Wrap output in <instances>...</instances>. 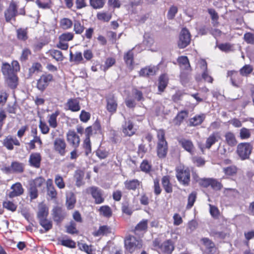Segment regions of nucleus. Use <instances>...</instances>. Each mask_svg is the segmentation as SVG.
<instances>
[{"label": "nucleus", "mask_w": 254, "mask_h": 254, "mask_svg": "<svg viewBox=\"0 0 254 254\" xmlns=\"http://www.w3.org/2000/svg\"><path fill=\"white\" fill-rule=\"evenodd\" d=\"M36 4L41 8L46 9L50 7V0H37Z\"/></svg>", "instance_id": "55"}, {"label": "nucleus", "mask_w": 254, "mask_h": 254, "mask_svg": "<svg viewBox=\"0 0 254 254\" xmlns=\"http://www.w3.org/2000/svg\"><path fill=\"white\" fill-rule=\"evenodd\" d=\"M237 168L234 165L224 168L223 170L225 174L227 176H233L236 174Z\"/></svg>", "instance_id": "40"}, {"label": "nucleus", "mask_w": 254, "mask_h": 254, "mask_svg": "<svg viewBox=\"0 0 254 254\" xmlns=\"http://www.w3.org/2000/svg\"><path fill=\"white\" fill-rule=\"evenodd\" d=\"M17 35L18 39L25 40L27 39V32L25 29H19L17 30Z\"/></svg>", "instance_id": "60"}, {"label": "nucleus", "mask_w": 254, "mask_h": 254, "mask_svg": "<svg viewBox=\"0 0 254 254\" xmlns=\"http://www.w3.org/2000/svg\"><path fill=\"white\" fill-rule=\"evenodd\" d=\"M251 135V130L246 127H243L240 131V136L242 139H246L250 137Z\"/></svg>", "instance_id": "53"}, {"label": "nucleus", "mask_w": 254, "mask_h": 254, "mask_svg": "<svg viewBox=\"0 0 254 254\" xmlns=\"http://www.w3.org/2000/svg\"><path fill=\"white\" fill-rule=\"evenodd\" d=\"M53 215L54 220L57 222H60L64 217L62 214L61 208L57 206L54 208Z\"/></svg>", "instance_id": "30"}, {"label": "nucleus", "mask_w": 254, "mask_h": 254, "mask_svg": "<svg viewBox=\"0 0 254 254\" xmlns=\"http://www.w3.org/2000/svg\"><path fill=\"white\" fill-rule=\"evenodd\" d=\"M217 47L221 51L224 52H229L234 50L233 46L229 43L221 44Z\"/></svg>", "instance_id": "51"}, {"label": "nucleus", "mask_w": 254, "mask_h": 254, "mask_svg": "<svg viewBox=\"0 0 254 254\" xmlns=\"http://www.w3.org/2000/svg\"><path fill=\"white\" fill-rule=\"evenodd\" d=\"M176 177L179 182L184 185H188L190 181L189 169L184 166H179L176 169Z\"/></svg>", "instance_id": "4"}, {"label": "nucleus", "mask_w": 254, "mask_h": 254, "mask_svg": "<svg viewBox=\"0 0 254 254\" xmlns=\"http://www.w3.org/2000/svg\"><path fill=\"white\" fill-rule=\"evenodd\" d=\"M115 63L116 60L114 58H109L107 59L105 63V65L103 66V70L106 71L108 68L112 66Z\"/></svg>", "instance_id": "59"}, {"label": "nucleus", "mask_w": 254, "mask_h": 254, "mask_svg": "<svg viewBox=\"0 0 254 254\" xmlns=\"http://www.w3.org/2000/svg\"><path fill=\"white\" fill-rule=\"evenodd\" d=\"M83 174L80 172H76L74 175L76 180V185L79 187L84 184L83 182Z\"/></svg>", "instance_id": "56"}, {"label": "nucleus", "mask_w": 254, "mask_h": 254, "mask_svg": "<svg viewBox=\"0 0 254 254\" xmlns=\"http://www.w3.org/2000/svg\"><path fill=\"white\" fill-rule=\"evenodd\" d=\"M1 70L4 76L14 73L10 65L7 63L3 64Z\"/></svg>", "instance_id": "47"}, {"label": "nucleus", "mask_w": 254, "mask_h": 254, "mask_svg": "<svg viewBox=\"0 0 254 254\" xmlns=\"http://www.w3.org/2000/svg\"><path fill=\"white\" fill-rule=\"evenodd\" d=\"M70 61L72 60L73 61L78 63L83 60L82 55L81 52H76L75 54L73 55L72 52H70Z\"/></svg>", "instance_id": "58"}, {"label": "nucleus", "mask_w": 254, "mask_h": 254, "mask_svg": "<svg viewBox=\"0 0 254 254\" xmlns=\"http://www.w3.org/2000/svg\"><path fill=\"white\" fill-rule=\"evenodd\" d=\"M158 142L157 145V154L160 158L166 156L167 152V143L165 139V131L163 129L157 130Z\"/></svg>", "instance_id": "2"}, {"label": "nucleus", "mask_w": 254, "mask_h": 254, "mask_svg": "<svg viewBox=\"0 0 254 254\" xmlns=\"http://www.w3.org/2000/svg\"><path fill=\"white\" fill-rule=\"evenodd\" d=\"M188 112L187 111H181L174 119V124L177 126H179L182 123L184 119L188 117Z\"/></svg>", "instance_id": "29"}, {"label": "nucleus", "mask_w": 254, "mask_h": 254, "mask_svg": "<svg viewBox=\"0 0 254 254\" xmlns=\"http://www.w3.org/2000/svg\"><path fill=\"white\" fill-rule=\"evenodd\" d=\"M50 55L53 59H55L57 61H62L64 57L62 53L57 50H50L48 53Z\"/></svg>", "instance_id": "33"}, {"label": "nucleus", "mask_w": 254, "mask_h": 254, "mask_svg": "<svg viewBox=\"0 0 254 254\" xmlns=\"http://www.w3.org/2000/svg\"><path fill=\"white\" fill-rule=\"evenodd\" d=\"M41 159V156L39 153H32L30 155L29 162L30 166L38 168L40 166Z\"/></svg>", "instance_id": "19"}, {"label": "nucleus", "mask_w": 254, "mask_h": 254, "mask_svg": "<svg viewBox=\"0 0 254 254\" xmlns=\"http://www.w3.org/2000/svg\"><path fill=\"white\" fill-rule=\"evenodd\" d=\"M168 83V78L166 75H162L159 78L158 89L160 91H163Z\"/></svg>", "instance_id": "38"}, {"label": "nucleus", "mask_w": 254, "mask_h": 254, "mask_svg": "<svg viewBox=\"0 0 254 254\" xmlns=\"http://www.w3.org/2000/svg\"><path fill=\"white\" fill-rule=\"evenodd\" d=\"M53 80V76L52 74L47 73L43 74L37 80V88L39 90L43 91Z\"/></svg>", "instance_id": "8"}, {"label": "nucleus", "mask_w": 254, "mask_h": 254, "mask_svg": "<svg viewBox=\"0 0 254 254\" xmlns=\"http://www.w3.org/2000/svg\"><path fill=\"white\" fill-rule=\"evenodd\" d=\"M65 107L67 110L73 112H76L80 110V106L79 101L78 98L69 99L66 103Z\"/></svg>", "instance_id": "15"}, {"label": "nucleus", "mask_w": 254, "mask_h": 254, "mask_svg": "<svg viewBox=\"0 0 254 254\" xmlns=\"http://www.w3.org/2000/svg\"><path fill=\"white\" fill-rule=\"evenodd\" d=\"M205 118L204 114L196 115L190 119V126H196L200 125Z\"/></svg>", "instance_id": "28"}, {"label": "nucleus", "mask_w": 254, "mask_h": 254, "mask_svg": "<svg viewBox=\"0 0 254 254\" xmlns=\"http://www.w3.org/2000/svg\"><path fill=\"white\" fill-rule=\"evenodd\" d=\"M39 221L40 225L45 229L46 231L52 228V222L48 220L47 218L40 219Z\"/></svg>", "instance_id": "52"}, {"label": "nucleus", "mask_w": 254, "mask_h": 254, "mask_svg": "<svg viewBox=\"0 0 254 254\" xmlns=\"http://www.w3.org/2000/svg\"><path fill=\"white\" fill-rule=\"evenodd\" d=\"M17 8L16 4L14 2L10 3L8 8L4 13L5 19L7 22L10 21L16 16L17 14Z\"/></svg>", "instance_id": "12"}, {"label": "nucleus", "mask_w": 254, "mask_h": 254, "mask_svg": "<svg viewBox=\"0 0 254 254\" xmlns=\"http://www.w3.org/2000/svg\"><path fill=\"white\" fill-rule=\"evenodd\" d=\"M178 62L182 70L190 71V66L188 58L186 56H181L178 58Z\"/></svg>", "instance_id": "21"}, {"label": "nucleus", "mask_w": 254, "mask_h": 254, "mask_svg": "<svg viewBox=\"0 0 254 254\" xmlns=\"http://www.w3.org/2000/svg\"><path fill=\"white\" fill-rule=\"evenodd\" d=\"M83 147L85 149V153L86 155H88L91 151V147L90 138L88 137H86L84 143H83Z\"/></svg>", "instance_id": "63"}, {"label": "nucleus", "mask_w": 254, "mask_h": 254, "mask_svg": "<svg viewBox=\"0 0 254 254\" xmlns=\"http://www.w3.org/2000/svg\"><path fill=\"white\" fill-rule=\"evenodd\" d=\"M12 190L8 194L10 198H13L21 195L24 192L23 188L20 183L12 185L10 188Z\"/></svg>", "instance_id": "16"}, {"label": "nucleus", "mask_w": 254, "mask_h": 254, "mask_svg": "<svg viewBox=\"0 0 254 254\" xmlns=\"http://www.w3.org/2000/svg\"><path fill=\"white\" fill-rule=\"evenodd\" d=\"M45 182V179L42 177H38L34 179L31 183V186L35 188L40 187Z\"/></svg>", "instance_id": "62"}, {"label": "nucleus", "mask_w": 254, "mask_h": 254, "mask_svg": "<svg viewBox=\"0 0 254 254\" xmlns=\"http://www.w3.org/2000/svg\"><path fill=\"white\" fill-rule=\"evenodd\" d=\"M124 59L128 66H132L133 61V54L132 50L128 51L125 54Z\"/></svg>", "instance_id": "34"}, {"label": "nucleus", "mask_w": 254, "mask_h": 254, "mask_svg": "<svg viewBox=\"0 0 254 254\" xmlns=\"http://www.w3.org/2000/svg\"><path fill=\"white\" fill-rule=\"evenodd\" d=\"M122 129L125 136H131L136 131V128L134 127L133 123L130 121H126L122 125Z\"/></svg>", "instance_id": "10"}, {"label": "nucleus", "mask_w": 254, "mask_h": 254, "mask_svg": "<svg viewBox=\"0 0 254 254\" xmlns=\"http://www.w3.org/2000/svg\"><path fill=\"white\" fill-rule=\"evenodd\" d=\"M252 148V145L250 143H241L238 144L237 152L242 160H245L249 158Z\"/></svg>", "instance_id": "5"}, {"label": "nucleus", "mask_w": 254, "mask_h": 254, "mask_svg": "<svg viewBox=\"0 0 254 254\" xmlns=\"http://www.w3.org/2000/svg\"><path fill=\"white\" fill-rule=\"evenodd\" d=\"M76 202V199L74 194L72 192H69L66 193V205L69 209H72Z\"/></svg>", "instance_id": "25"}, {"label": "nucleus", "mask_w": 254, "mask_h": 254, "mask_svg": "<svg viewBox=\"0 0 254 254\" xmlns=\"http://www.w3.org/2000/svg\"><path fill=\"white\" fill-rule=\"evenodd\" d=\"M158 70L157 66L149 65L142 68L139 73V75L141 76H150L155 75Z\"/></svg>", "instance_id": "17"}, {"label": "nucleus", "mask_w": 254, "mask_h": 254, "mask_svg": "<svg viewBox=\"0 0 254 254\" xmlns=\"http://www.w3.org/2000/svg\"><path fill=\"white\" fill-rule=\"evenodd\" d=\"M227 75L230 77L233 86L237 87L240 86L242 82V79L237 71L234 70L228 71Z\"/></svg>", "instance_id": "14"}, {"label": "nucleus", "mask_w": 254, "mask_h": 254, "mask_svg": "<svg viewBox=\"0 0 254 254\" xmlns=\"http://www.w3.org/2000/svg\"><path fill=\"white\" fill-rule=\"evenodd\" d=\"M99 210L100 214L106 217H110L112 216V212L111 209L107 205L100 207Z\"/></svg>", "instance_id": "42"}, {"label": "nucleus", "mask_w": 254, "mask_h": 254, "mask_svg": "<svg viewBox=\"0 0 254 254\" xmlns=\"http://www.w3.org/2000/svg\"><path fill=\"white\" fill-rule=\"evenodd\" d=\"M60 115V112L56 111L48 117V123L49 126L52 128H56L58 126L57 119Z\"/></svg>", "instance_id": "27"}, {"label": "nucleus", "mask_w": 254, "mask_h": 254, "mask_svg": "<svg viewBox=\"0 0 254 254\" xmlns=\"http://www.w3.org/2000/svg\"><path fill=\"white\" fill-rule=\"evenodd\" d=\"M85 191L87 193L91 194L96 203L100 204L103 202L104 198L103 197L101 190L98 188L96 187H89Z\"/></svg>", "instance_id": "9"}, {"label": "nucleus", "mask_w": 254, "mask_h": 254, "mask_svg": "<svg viewBox=\"0 0 254 254\" xmlns=\"http://www.w3.org/2000/svg\"><path fill=\"white\" fill-rule=\"evenodd\" d=\"M201 241L205 247L207 252H211L212 251V249L214 248V244L208 238H202L201 240Z\"/></svg>", "instance_id": "36"}, {"label": "nucleus", "mask_w": 254, "mask_h": 254, "mask_svg": "<svg viewBox=\"0 0 254 254\" xmlns=\"http://www.w3.org/2000/svg\"><path fill=\"white\" fill-rule=\"evenodd\" d=\"M225 137L226 142L229 145L233 146L237 144V140L233 133L230 132L226 133Z\"/></svg>", "instance_id": "32"}, {"label": "nucleus", "mask_w": 254, "mask_h": 254, "mask_svg": "<svg viewBox=\"0 0 254 254\" xmlns=\"http://www.w3.org/2000/svg\"><path fill=\"white\" fill-rule=\"evenodd\" d=\"M124 244L126 250L130 253H132L135 251L140 249L142 247L141 241L130 235L127 236L125 238Z\"/></svg>", "instance_id": "3"}, {"label": "nucleus", "mask_w": 254, "mask_h": 254, "mask_svg": "<svg viewBox=\"0 0 254 254\" xmlns=\"http://www.w3.org/2000/svg\"><path fill=\"white\" fill-rule=\"evenodd\" d=\"M78 247L81 251L85 252L87 254H92V250L90 246H88L85 243H80L78 244Z\"/></svg>", "instance_id": "57"}, {"label": "nucleus", "mask_w": 254, "mask_h": 254, "mask_svg": "<svg viewBox=\"0 0 254 254\" xmlns=\"http://www.w3.org/2000/svg\"><path fill=\"white\" fill-rule=\"evenodd\" d=\"M73 24L72 21L67 18H64L60 20V26L64 30L70 28Z\"/></svg>", "instance_id": "39"}, {"label": "nucleus", "mask_w": 254, "mask_h": 254, "mask_svg": "<svg viewBox=\"0 0 254 254\" xmlns=\"http://www.w3.org/2000/svg\"><path fill=\"white\" fill-rule=\"evenodd\" d=\"M1 170L6 174L21 173L24 171V165L22 163L14 161L10 166L3 167Z\"/></svg>", "instance_id": "6"}, {"label": "nucleus", "mask_w": 254, "mask_h": 254, "mask_svg": "<svg viewBox=\"0 0 254 254\" xmlns=\"http://www.w3.org/2000/svg\"><path fill=\"white\" fill-rule=\"evenodd\" d=\"M6 82L11 88L16 87L18 83V78L15 73L5 76Z\"/></svg>", "instance_id": "23"}, {"label": "nucleus", "mask_w": 254, "mask_h": 254, "mask_svg": "<svg viewBox=\"0 0 254 254\" xmlns=\"http://www.w3.org/2000/svg\"><path fill=\"white\" fill-rule=\"evenodd\" d=\"M49 214V209L47 205L43 203H41L38 206V212L37 216L38 219H41L46 218Z\"/></svg>", "instance_id": "22"}, {"label": "nucleus", "mask_w": 254, "mask_h": 254, "mask_svg": "<svg viewBox=\"0 0 254 254\" xmlns=\"http://www.w3.org/2000/svg\"><path fill=\"white\" fill-rule=\"evenodd\" d=\"M253 70V67L250 64H246L240 70V74L244 76H248Z\"/></svg>", "instance_id": "37"}, {"label": "nucleus", "mask_w": 254, "mask_h": 254, "mask_svg": "<svg viewBox=\"0 0 254 254\" xmlns=\"http://www.w3.org/2000/svg\"><path fill=\"white\" fill-rule=\"evenodd\" d=\"M97 17L99 20L104 21H109L111 18V15L106 12H99Z\"/></svg>", "instance_id": "61"}, {"label": "nucleus", "mask_w": 254, "mask_h": 254, "mask_svg": "<svg viewBox=\"0 0 254 254\" xmlns=\"http://www.w3.org/2000/svg\"><path fill=\"white\" fill-rule=\"evenodd\" d=\"M162 183L164 190L167 192L170 193L172 191V186L168 176H164L162 178Z\"/></svg>", "instance_id": "35"}, {"label": "nucleus", "mask_w": 254, "mask_h": 254, "mask_svg": "<svg viewBox=\"0 0 254 254\" xmlns=\"http://www.w3.org/2000/svg\"><path fill=\"white\" fill-rule=\"evenodd\" d=\"M117 103L116 100L114 97L108 98L107 99V110L113 114L117 110Z\"/></svg>", "instance_id": "24"}, {"label": "nucleus", "mask_w": 254, "mask_h": 254, "mask_svg": "<svg viewBox=\"0 0 254 254\" xmlns=\"http://www.w3.org/2000/svg\"><path fill=\"white\" fill-rule=\"evenodd\" d=\"M3 206L4 208L12 212H14L17 209V205L9 200H6L4 201L3 203Z\"/></svg>", "instance_id": "45"}, {"label": "nucleus", "mask_w": 254, "mask_h": 254, "mask_svg": "<svg viewBox=\"0 0 254 254\" xmlns=\"http://www.w3.org/2000/svg\"><path fill=\"white\" fill-rule=\"evenodd\" d=\"M67 140L69 143L71 144L73 147H77L78 146L80 139L76 132L73 130H69L68 131L67 135Z\"/></svg>", "instance_id": "18"}, {"label": "nucleus", "mask_w": 254, "mask_h": 254, "mask_svg": "<svg viewBox=\"0 0 254 254\" xmlns=\"http://www.w3.org/2000/svg\"><path fill=\"white\" fill-rule=\"evenodd\" d=\"M153 247L159 254H171L175 249L174 244L171 240H166L162 243L158 240H155Z\"/></svg>", "instance_id": "1"}, {"label": "nucleus", "mask_w": 254, "mask_h": 254, "mask_svg": "<svg viewBox=\"0 0 254 254\" xmlns=\"http://www.w3.org/2000/svg\"><path fill=\"white\" fill-rule=\"evenodd\" d=\"M190 41V35L187 29L184 28L181 31L178 44L180 48L186 47Z\"/></svg>", "instance_id": "7"}, {"label": "nucleus", "mask_w": 254, "mask_h": 254, "mask_svg": "<svg viewBox=\"0 0 254 254\" xmlns=\"http://www.w3.org/2000/svg\"><path fill=\"white\" fill-rule=\"evenodd\" d=\"M105 0H90V5L95 9H99L103 7Z\"/></svg>", "instance_id": "50"}, {"label": "nucleus", "mask_w": 254, "mask_h": 254, "mask_svg": "<svg viewBox=\"0 0 254 254\" xmlns=\"http://www.w3.org/2000/svg\"><path fill=\"white\" fill-rule=\"evenodd\" d=\"M55 183L56 186L60 189H63L65 188V185L62 176L57 175L55 178Z\"/></svg>", "instance_id": "48"}, {"label": "nucleus", "mask_w": 254, "mask_h": 254, "mask_svg": "<svg viewBox=\"0 0 254 254\" xmlns=\"http://www.w3.org/2000/svg\"><path fill=\"white\" fill-rule=\"evenodd\" d=\"M201 63L202 64V65L204 67V68L205 69V70L203 72V73L202 74V77L206 81L212 83L213 81V78L212 77L209 75L207 72V69H206V63L205 61L202 60L201 62Z\"/></svg>", "instance_id": "44"}, {"label": "nucleus", "mask_w": 254, "mask_h": 254, "mask_svg": "<svg viewBox=\"0 0 254 254\" xmlns=\"http://www.w3.org/2000/svg\"><path fill=\"white\" fill-rule=\"evenodd\" d=\"M126 189L129 190H135L139 187L140 182L136 179L132 180H127L124 183Z\"/></svg>", "instance_id": "26"}, {"label": "nucleus", "mask_w": 254, "mask_h": 254, "mask_svg": "<svg viewBox=\"0 0 254 254\" xmlns=\"http://www.w3.org/2000/svg\"><path fill=\"white\" fill-rule=\"evenodd\" d=\"M73 25V30L76 34H80L84 31V26L83 24L81 23L80 21L77 20H74Z\"/></svg>", "instance_id": "41"}, {"label": "nucleus", "mask_w": 254, "mask_h": 254, "mask_svg": "<svg viewBox=\"0 0 254 254\" xmlns=\"http://www.w3.org/2000/svg\"><path fill=\"white\" fill-rule=\"evenodd\" d=\"M59 244L64 247L69 248H75L76 247L75 243L71 239L62 238L59 240Z\"/></svg>", "instance_id": "31"}, {"label": "nucleus", "mask_w": 254, "mask_h": 254, "mask_svg": "<svg viewBox=\"0 0 254 254\" xmlns=\"http://www.w3.org/2000/svg\"><path fill=\"white\" fill-rule=\"evenodd\" d=\"M4 146L8 150H12L13 149V145H19V141L16 138L11 136H7L3 142Z\"/></svg>", "instance_id": "20"}, {"label": "nucleus", "mask_w": 254, "mask_h": 254, "mask_svg": "<svg viewBox=\"0 0 254 254\" xmlns=\"http://www.w3.org/2000/svg\"><path fill=\"white\" fill-rule=\"evenodd\" d=\"M110 232V228L107 226H102L94 234L95 236L106 235Z\"/></svg>", "instance_id": "46"}, {"label": "nucleus", "mask_w": 254, "mask_h": 254, "mask_svg": "<svg viewBox=\"0 0 254 254\" xmlns=\"http://www.w3.org/2000/svg\"><path fill=\"white\" fill-rule=\"evenodd\" d=\"M148 221L147 220H143L140 222L135 227V230L136 231H145L147 228Z\"/></svg>", "instance_id": "54"}, {"label": "nucleus", "mask_w": 254, "mask_h": 254, "mask_svg": "<svg viewBox=\"0 0 254 254\" xmlns=\"http://www.w3.org/2000/svg\"><path fill=\"white\" fill-rule=\"evenodd\" d=\"M74 34L72 32H65L59 36V40L61 42H67L73 39Z\"/></svg>", "instance_id": "43"}, {"label": "nucleus", "mask_w": 254, "mask_h": 254, "mask_svg": "<svg viewBox=\"0 0 254 254\" xmlns=\"http://www.w3.org/2000/svg\"><path fill=\"white\" fill-rule=\"evenodd\" d=\"M79 118L81 121L86 123L90 118V114L84 110H82Z\"/></svg>", "instance_id": "64"}, {"label": "nucleus", "mask_w": 254, "mask_h": 254, "mask_svg": "<svg viewBox=\"0 0 254 254\" xmlns=\"http://www.w3.org/2000/svg\"><path fill=\"white\" fill-rule=\"evenodd\" d=\"M217 141V134L216 133L211 134L206 140V148H210Z\"/></svg>", "instance_id": "49"}, {"label": "nucleus", "mask_w": 254, "mask_h": 254, "mask_svg": "<svg viewBox=\"0 0 254 254\" xmlns=\"http://www.w3.org/2000/svg\"><path fill=\"white\" fill-rule=\"evenodd\" d=\"M179 144L187 152L190 154H193L194 152V146L192 142L189 139L181 138L178 140Z\"/></svg>", "instance_id": "13"}, {"label": "nucleus", "mask_w": 254, "mask_h": 254, "mask_svg": "<svg viewBox=\"0 0 254 254\" xmlns=\"http://www.w3.org/2000/svg\"><path fill=\"white\" fill-rule=\"evenodd\" d=\"M66 143L64 139L60 138H56L54 142V148L56 152L61 156H64L66 152Z\"/></svg>", "instance_id": "11"}]
</instances>
